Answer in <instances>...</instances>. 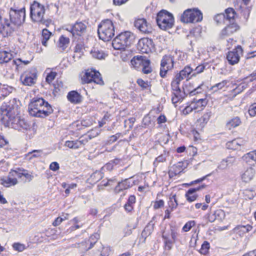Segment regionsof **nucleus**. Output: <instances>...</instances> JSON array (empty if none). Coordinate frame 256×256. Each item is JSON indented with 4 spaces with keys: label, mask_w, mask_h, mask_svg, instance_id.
<instances>
[{
    "label": "nucleus",
    "mask_w": 256,
    "mask_h": 256,
    "mask_svg": "<svg viewBox=\"0 0 256 256\" xmlns=\"http://www.w3.org/2000/svg\"><path fill=\"white\" fill-rule=\"evenodd\" d=\"M10 22L6 20L5 26H4V32L6 33L4 36H8L20 26L24 22L26 18V10L23 8L20 10L10 8L9 12Z\"/></svg>",
    "instance_id": "nucleus-1"
},
{
    "label": "nucleus",
    "mask_w": 256,
    "mask_h": 256,
    "mask_svg": "<svg viewBox=\"0 0 256 256\" xmlns=\"http://www.w3.org/2000/svg\"><path fill=\"white\" fill-rule=\"evenodd\" d=\"M28 109L31 116L38 118H45L53 112L52 106L42 98H33Z\"/></svg>",
    "instance_id": "nucleus-2"
},
{
    "label": "nucleus",
    "mask_w": 256,
    "mask_h": 256,
    "mask_svg": "<svg viewBox=\"0 0 256 256\" xmlns=\"http://www.w3.org/2000/svg\"><path fill=\"white\" fill-rule=\"evenodd\" d=\"M114 28L110 20L102 21L98 26V33L100 39L104 42L109 41L114 35Z\"/></svg>",
    "instance_id": "nucleus-3"
},
{
    "label": "nucleus",
    "mask_w": 256,
    "mask_h": 256,
    "mask_svg": "<svg viewBox=\"0 0 256 256\" xmlns=\"http://www.w3.org/2000/svg\"><path fill=\"white\" fill-rule=\"evenodd\" d=\"M134 38V36L130 32H121L112 40V46L116 50H124L126 47L130 45Z\"/></svg>",
    "instance_id": "nucleus-4"
},
{
    "label": "nucleus",
    "mask_w": 256,
    "mask_h": 256,
    "mask_svg": "<svg viewBox=\"0 0 256 256\" xmlns=\"http://www.w3.org/2000/svg\"><path fill=\"white\" fill-rule=\"evenodd\" d=\"M156 21L158 27L165 30L171 28L174 24L172 14L164 10L158 13Z\"/></svg>",
    "instance_id": "nucleus-5"
},
{
    "label": "nucleus",
    "mask_w": 256,
    "mask_h": 256,
    "mask_svg": "<svg viewBox=\"0 0 256 256\" xmlns=\"http://www.w3.org/2000/svg\"><path fill=\"white\" fill-rule=\"evenodd\" d=\"M44 6L40 3L34 1L30 6V17L33 22L41 24L44 23Z\"/></svg>",
    "instance_id": "nucleus-6"
},
{
    "label": "nucleus",
    "mask_w": 256,
    "mask_h": 256,
    "mask_svg": "<svg viewBox=\"0 0 256 256\" xmlns=\"http://www.w3.org/2000/svg\"><path fill=\"white\" fill-rule=\"evenodd\" d=\"M18 105L14 98L8 102H4L0 108V113L3 116L2 119L13 116L14 115H18Z\"/></svg>",
    "instance_id": "nucleus-7"
},
{
    "label": "nucleus",
    "mask_w": 256,
    "mask_h": 256,
    "mask_svg": "<svg viewBox=\"0 0 256 256\" xmlns=\"http://www.w3.org/2000/svg\"><path fill=\"white\" fill-rule=\"evenodd\" d=\"M202 14L198 8H188L180 16V21L184 23H194L202 21Z\"/></svg>",
    "instance_id": "nucleus-8"
},
{
    "label": "nucleus",
    "mask_w": 256,
    "mask_h": 256,
    "mask_svg": "<svg viewBox=\"0 0 256 256\" xmlns=\"http://www.w3.org/2000/svg\"><path fill=\"white\" fill-rule=\"evenodd\" d=\"M201 89L200 86H198L193 90H186L183 87V90H180L172 92V101L173 104H176L180 101H182L186 96V94L188 92L190 96H194L196 93H199L200 92L199 90Z\"/></svg>",
    "instance_id": "nucleus-9"
},
{
    "label": "nucleus",
    "mask_w": 256,
    "mask_h": 256,
    "mask_svg": "<svg viewBox=\"0 0 256 256\" xmlns=\"http://www.w3.org/2000/svg\"><path fill=\"white\" fill-rule=\"evenodd\" d=\"M131 63L134 67L142 66V71L144 74H148L152 72V68L150 66V61L145 56H136L132 60Z\"/></svg>",
    "instance_id": "nucleus-10"
},
{
    "label": "nucleus",
    "mask_w": 256,
    "mask_h": 256,
    "mask_svg": "<svg viewBox=\"0 0 256 256\" xmlns=\"http://www.w3.org/2000/svg\"><path fill=\"white\" fill-rule=\"evenodd\" d=\"M174 58L170 56H163L160 63V76L164 78L170 70L174 68Z\"/></svg>",
    "instance_id": "nucleus-11"
},
{
    "label": "nucleus",
    "mask_w": 256,
    "mask_h": 256,
    "mask_svg": "<svg viewBox=\"0 0 256 256\" xmlns=\"http://www.w3.org/2000/svg\"><path fill=\"white\" fill-rule=\"evenodd\" d=\"M65 30L70 32L73 37L80 36L84 35L86 32V26L82 22H76L72 26L66 28Z\"/></svg>",
    "instance_id": "nucleus-12"
},
{
    "label": "nucleus",
    "mask_w": 256,
    "mask_h": 256,
    "mask_svg": "<svg viewBox=\"0 0 256 256\" xmlns=\"http://www.w3.org/2000/svg\"><path fill=\"white\" fill-rule=\"evenodd\" d=\"M37 74L36 69H32L24 72L20 77V80L23 84L31 86L36 83Z\"/></svg>",
    "instance_id": "nucleus-13"
},
{
    "label": "nucleus",
    "mask_w": 256,
    "mask_h": 256,
    "mask_svg": "<svg viewBox=\"0 0 256 256\" xmlns=\"http://www.w3.org/2000/svg\"><path fill=\"white\" fill-rule=\"evenodd\" d=\"M99 234H95L92 235L89 240L82 242L80 244H75V246L80 248L81 252H83L92 248L96 244V240L99 238Z\"/></svg>",
    "instance_id": "nucleus-14"
},
{
    "label": "nucleus",
    "mask_w": 256,
    "mask_h": 256,
    "mask_svg": "<svg viewBox=\"0 0 256 256\" xmlns=\"http://www.w3.org/2000/svg\"><path fill=\"white\" fill-rule=\"evenodd\" d=\"M242 53V49L240 46L237 47L233 50L229 52L226 56V58L230 64L234 65L237 64L240 58V56Z\"/></svg>",
    "instance_id": "nucleus-15"
},
{
    "label": "nucleus",
    "mask_w": 256,
    "mask_h": 256,
    "mask_svg": "<svg viewBox=\"0 0 256 256\" xmlns=\"http://www.w3.org/2000/svg\"><path fill=\"white\" fill-rule=\"evenodd\" d=\"M152 41L148 38H142L139 40L137 48L142 52L148 54L151 51V48L153 46Z\"/></svg>",
    "instance_id": "nucleus-16"
},
{
    "label": "nucleus",
    "mask_w": 256,
    "mask_h": 256,
    "mask_svg": "<svg viewBox=\"0 0 256 256\" xmlns=\"http://www.w3.org/2000/svg\"><path fill=\"white\" fill-rule=\"evenodd\" d=\"M134 26L142 33L148 34L152 32L151 26L148 24L146 19L139 18L134 22Z\"/></svg>",
    "instance_id": "nucleus-17"
},
{
    "label": "nucleus",
    "mask_w": 256,
    "mask_h": 256,
    "mask_svg": "<svg viewBox=\"0 0 256 256\" xmlns=\"http://www.w3.org/2000/svg\"><path fill=\"white\" fill-rule=\"evenodd\" d=\"M134 184V182H131L130 179L126 178L118 183L117 186L114 189V192L116 194H119L124 190L132 187Z\"/></svg>",
    "instance_id": "nucleus-18"
},
{
    "label": "nucleus",
    "mask_w": 256,
    "mask_h": 256,
    "mask_svg": "<svg viewBox=\"0 0 256 256\" xmlns=\"http://www.w3.org/2000/svg\"><path fill=\"white\" fill-rule=\"evenodd\" d=\"M236 162V158L234 156H228L226 159L222 160L217 167L216 170H224L230 166H232Z\"/></svg>",
    "instance_id": "nucleus-19"
},
{
    "label": "nucleus",
    "mask_w": 256,
    "mask_h": 256,
    "mask_svg": "<svg viewBox=\"0 0 256 256\" xmlns=\"http://www.w3.org/2000/svg\"><path fill=\"white\" fill-rule=\"evenodd\" d=\"M170 236L171 238H168L166 236H164L165 248L168 250L172 249L176 238V232L173 228H170Z\"/></svg>",
    "instance_id": "nucleus-20"
},
{
    "label": "nucleus",
    "mask_w": 256,
    "mask_h": 256,
    "mask_svg": "<svg viewBox=\"0 0 256 256\" xmlns=\"http://www.w3.org/2000/svg\"><path fill=\"white\" fill-rule=\"evenodd\" d=\"M239 29V26L236 23H232L224 28L221 32L220 36L222 38L228 36L232 34Z\"/></svg>",
    "instance_id": "nucleus-21"
},
{
    "label": "nucleus",
    "mask_w": 256,
    "mask_h": 256,
    "mask_svg": "<svg viewBox=\"0 0 256 256\" xmlns=\"http://www.w3.org/2000/svg\"><path fill=\"white\" fill-rule=\"evenodd\" d=\"M204 187L205 186L202 185L201 186H198L196 188H190L185 194V197L186 198V200L190 202H192L196 200L198 198V195L196 194L195 192Z\"/></svg>",
    "instance_id": "nucleus-22"
},
{
    "label": "nucleus",
    "mask_w": 256,
    "mask_h": 256,
    "mask_svg": "<svg viewBox=\"0 0 256 256\" xmlns=\"http://www.w3.org/2000/svg\"><path fill=\"white\" fill-rule=\"evenodd\" d=\"M246 142L241 139H236L232 141L228 142L226 146L228 149L233 150H240L241 147L244 146Z\"/></svg>",
    "instance_id": "nucleus-23"
},
{
    "label": "nucleus",
    "mask_w": 256,
    "mask_h": 256,
    "mask_svg": "<svg viewBox=\"0 0 256 256\" xmlns=\"http://www.w3.org/2000/svg\"><path fill=\"white\" fill-rule=\"evenodd\" d=\"M191 74H192V68L190 66H186L179 72L177 73L175 76L178 78L180 80L184 78L188 80L190 78L189 76Z\"/></svg>",
    "instance_id": "nucleus-24"
},
{
    "label": "nucleus",
    "mask_w": 256,
    "mask_h": 256,
    "mask_svg": "<svg viewBox=\"0 0 256 256\" xmlns=\"http://www.w3.org/2000/svg\"><path fill=\"white\" fill-rule=\"evenodd\" d=\"M255 170L252 168H249L246 169L242 174V180L245 182H250L254 178Z\"/></svg>",
    "instance_id": "nucleus-25"
},
{
    "label": "nucleus",
    "mask_w": 256,
    "mask_h": 256,
    "mask_svg": "<svg viewBox=\"0 0 256 256\" xmlns=\"http://www.w3.org/2000/svg\"><path fill=\"white\" fill-rule=\"evenodd\" d=\"M68 99L72 103L78 104L80 102L82 96L77 92L71 91L67 96Z\"/></svg>",
    "instance_id": "nucleus-26"
},
{
    "label": "nucleus",
    "mask_w": 256,
    "mask_h": 256,
    "mask_svg": "<svg viewBox=\"0 0 256 256\" xmlns=\"http://www.w3.org/2000/svg\"><path fill=\"white\" fill-rule=\"evenodd\" d=\"M18 184L17 178L13 176H10L9 172L8 177L6 178L2 179V184L6 187H9L14 186Z\"/></svg>",
    "instance_id": "nucleus-27"
},
{
    "label": "nucleus",
    "mask_w": 256,
    "mask_h": 256,
    "mask_svg": "<svg viewBox=\"0 0 256 256\" xmlns=\"http://www.w3.org/2000/svg\"><path fill=\"white\" fill-rule=\"evenodd\" d=\"M20 117L18 115H14L13 116L8 118V119H6L10 126H11L14 129L18 130V123L20 122Z\"/></svg>",
    "instance_id": "nucleus-28"
},
{
    "label": "nucleus",
    "mask_w": 256,
    "mask_h": 256,
    "mask_svg": "<svg viewBox=\"0 0 256 256\" xmlns=\"http://www.w3.org/2000/svg\"><path fill=\"white\" fill-rule=\"evenodd\" d=\"M70 44V38L64 35L61 36L58 42V46L62 50H64Z\"/></svg>",
    "instance_id": "nucleus-29"
},
{
    "label": "nucleus",
    "mask_w": 256,
    "mask_h": 256,
    "mask_svg": "<svg viewBox=\"0 0 256 256\" xmlns=\"http://www.w3.org/2000/svg\"><path fill=\"white\" fill-rule=\"evenodd\" d=\"M242 159L247 163L256 162V150L244 154Z\"/></svg>",
    "instance_id": "nucleus-30"
},
{
    "label": "nucleus",
    "mask_w": 256,
    "mask_h": 256,
    "mask_svg": "<svg viewBox=\"0 0 256 256\" xmlns=\"http://www.w3.org/2000/svg\"><path fill=\"white\" fill-rule=\"evenodd\" d=\"M96 70H88L82 78V82L84 83H90L92 82L93 76H94Z\"/></svg>",
    "instance_id": "nucleus-31"
},
{
    "label": "nucleus",
    "mask_w": 256,
    "mask_h": 256,
    "mask_svg": "<svg viewBox=\"0 0 256 256\" xmlns=\"http://www.w3.org/2000/svg\"><path fill=\"white\" fill-rule=\"evenodd\" d=\"M12 55L6 51L0 52V64L7 63L12 60Z\"/></svg>",
    "instance_id": "nucleus-32"
},
{
    "label": "nucleus",
    "mask_w": 256,
    "mask_h": 256,
    "mask_svg": "<svg viewBox=\"0 0 256 256\" xmlns=\"http://www.w3.org/2000/svg\"><path fill=\"white\" fill-rule=\"evenodd\" d=\"M92 138L90 135H84L79 138L78 140H76L78 148L84 146Z\"/></svg>",
    "instance_id": "nucleus-33"
},
{
    "label": "nucleus",
    "mask_w": 256,
    "mask_h": 256,
    "mask_svg": "<svg viewBox=\"0 0 256 256\" xmlns=\"http://www.w3.org/2000/svg\"><path fill=\"white\" fill-rule=\"evenodd\" d=\"M241 124V120L238 116H235L226 122V126L229 129L236 128Z\"/></svg>",
    "instance_id": "nucleus-34"
},
{
    "label": "nucleus",
    "mask_w": 256,
    "mask_h": 256,
    "mask_svg": "<svg viewBox=\"0 0 256 256\" xmlns=\"http://www.w3.org/2000/svg\"><path fill=\"white\" fill-rule=\"evenodd\" d=\"M52 33L47 29L44 28L42 31V43L43 46H47V42L50 39Z\"/></svg>",
    "instance_id": "nucleus-35"
},
{
    "label": "nucleus",
    "mask_w": 256,
    "mask_h": 256,
    "mask_svg": "<svg viewBox=\"0 0 256 256\" xmlns=\"http://www.w3.org/2000/svg\"><path fill=\"white\" fill-rule=\"evenodd\" d=\"M91 54L93 58L98 60L104 59L106 56V54L102 51L96 49L91 51Z\"/></svg>",
    "instance_id": "nucleus-36"
},
{
    "label": "nucleus",
    "mask_w": 256,
    "mask_h": 256,
    "mask_svg": "<svg viewBox=\"0 0 256 256\" xmlns=\"http://www.w3.org/2000/svg\"><path fill=\"white\" fill-rule=\"evenodd\" d=\"M0 90L2 92V95L6 96V95L12 92L13 88L8 85H2L1 84V86H0Z\"/></svg>",
    "instance_id": "nucleus-37"
},
{
    "label": "nucleus",
    "mask_w": 256,
    "mask_h": 256,
    "mask_svg": "<svg viewBox=\"0 0 256 256\" xmlns=\"http://www.w3.org/2000/svg\"><path fill=\"white\" fill-rule=\"evenodd\" d=\"M168 204L171 210H174L177 208L178 204L176 194L170 198V200L168 202Z\"/></svg>",
    "instance_id": "nucleus-38"
},
{
    "label": "nucleus",
    "mask_w": 256,
    "mask_h": 256,
    "mask_svg": "<svg viewBox=\"0 0 256 256\" xmlns=\"http://www.w3.org/2000/svg\"><path fill=\"white\" fill-rule=\"evenodd\" d=\"M228 83V81L226 80H224L222 82L218 83L211 88V90H213L214 92H216L218 90L222 89Z\"/></svg>",
    "instance_id": "nucleus-39"
},
{
    "label": "nucleus",
    "mask_w": 256,
    "mask_h": 256,
    "mask_svg": "<svg viewBox=\"0 0 256 256\" xmlns=\"http://www.w3.org/2000/svg\"><path fill=\"white\" fill-rule=\"evenodd\" d=\"M226 20H233L236 14V12L232 8H228L225 10Z\"/></svg>",
    "instance_id": "nucleus-40"
},
{
    "label": "nucleus",
    "mask_w": 256,
    "mask_h": 256,
    "mask_svg": "<svg viewBox=\"0 0 256 256\" xmlns=\"http://www.w3.org/2000/svg\"><path fill=\"white\" fill-rule=\"evenodd\" d=\"M180 80L178 78H176L174 76V79L172 80L171 82V87L172 90V92L180 90L179 84H180Z\"/></svg>",
    "instance_id": "nucleus-41"
},
{
    "label": "nucleus",
    "mask_w": 256,
    "mask_h": 256,
    "mask_svg": "<svg viewBox=\"0 0 256 256\" xmlns=\"http://www.w3.org/2000/svg\"><path fill=\"white\" fill-rule=\"evenodd\" d=\"M26 170H24L18 169V170H11L10 176H13L14 178H21L22 176V172H25Z\"/></svg>",
    "instance_id": "nucleus-42"
},
{
    "label": "nucleus",
    "mask_w": 256,
    "mask_h": 256,
    "mask_svg": "<svg viewBox=\"0 0 256 256\" xmlns=\"http://www.w3.org/2000/svg\"><path fill=\"white\" fill-rule=\"evenodd\" d=\"M92 82L100 85L104 84V82L99 72L96 71L94 76H93Z\"/></svg>",
    "instance_id": "nucleus-43"
},
{
    "label": "nucleus",
    "mask_w": 256,
    "mask_h": 256,
    "mask_svg": "<svg viewBox=\"0 0 256 256\" xmlns=\"http://www.w3.org/2000/svg\"><path fill=\"white\" fill-rule=\"evenodd\" d=\"M236 230H238L240 232H242L243 233L248 232L252 229V226L249 224L246 226H240L236 228Z\"/></svg>",
    "instance_id": "nucleus-44"
},
{
    "label": "nucleus",
    "mask_w": 256,
    "mask_h": 256,
    "mask_svg": "<svg viewBox=\"0 0 256 256\" xmlns=\"http://www.w3.org/2000/svg\"><path fill=\"white\" fill-rule=\"evenodd\" d=\"M102 173L100 171H96L91 175L90 178L94 182H96L102 179Z\"/></svg>",
    "instance_id": "nucleus-45"
},
{
    "label": "nucleus",
    "mask_w": 256,
    "mask_h": 256,
    "mask_svg": "<svg viewBox=\"0 0 256 256\" xmlns=\"http://www.w3.org/2000/svg\"><path fill=\"white\" fill-rule=\"evenodd\" d=\"M42 154V150H34L28 154V156H30L29 160H31L32 158H39Z\"/></svg>",
    "instance_id": "nucleus-46"
},
{
    "label": "nucleus",
    "mask_w": 256,
    "mask_h": 256,
    "mask_svg": "<svg viewBox=\"0 0 256 256\" xmlns=\"http://www.w3.org/2000/svg\"><path fill=\"white\" fill-rule=\"evenodd\" d=\"M195 224L196 222L194 220L188 221L184 225L182 230L184 232H188L195 225Z\"/></svg>",
    "instance_id": "nucleus-47"
},
{
    "label": "nucleus",
    "mask_w": 256,
    "mask_h": 256,
    "mask_svg": "<svg viewBox=\"0 0 256 256\" xmlns=\"http://www.w3.org/2000/svg\"><path fill=\"white\" fill-rule=\"evenodd\" d=\"M195 103V106L196 105V108L198 107H204L206 105L207 102L205 98H200L198 100H194L193 102Z\"/></svg>",
    "instance_id": "nucleus-48"
},
{
    "label": "nucleus",
    "mask_w": 256,
    "mask_h": 256,
    "mask_svg": "<svg viewBox=\"0 0 256 256\" xmlns=\"http://www.w3.org/2000/svg\"><path fill=\"white\" fill-rule=\"evenodd\" d=\"M64 146H67V147L69 148H72V149H74V150L78 149L76 140H72V141H70V140L66 141L64 144Z\"/></svg>",
    "instance_id": "nucleus-49"
},
{
    "label": "nucleus",
    "mask_w": 256,
    "mask_h": 256,
    "mask_svg": "<svg viewBox=\"0 0 256 256\" xmlns=\"http://www.w3.org/2000/svg\"><path fill=\"white\" fill-rule=\"evenodd\" d=\"M110 114L108 112L105 114L102 120L99 122V126L102 127L104 124H106V122L110 120Z\"/></svg>",
    "instance_id": "nucleus-50"
},
{
    "label": "nucleus",
    "mask_w": 256,
    "mask_h": 256,
    "mask_svg": "<svg viewBox=\"0 0 256 256\" xmlns=\"http://www.w3.org/2000/svg\"><path fill=\"white\" fill-rule=\"evenodd\" d=\"M213 215L215 216L216 219L218 218L220 220L224 219L225 216L224 212L222 210H216Z\"/></svg>",
    "instance_id": "nucleus-51"
},
{
    "label": "nucleus",
    "mask_w": 256,
    "mask_h": 256,
    "mask_svg": "<svg viewBox=\"0 0 256 256\" xmlns=\"http://www.w3.org/2000/svg\"><path fill=\"white\" fill-rule=\"evenodd\" d=\"M225 20L226 16L224 14H218L214 18V20L218 24L224 22Z\"/></svg>",
    "instance_id": "nucleus-52"
},
{
    "label": "nucleus",
    "mask_w": 256,
    "mask_h": 256,
    "mask_svg": "<svg viewBox=\"0 0 256 256\" xmlns=\"http://www.w3.org/2000/svg\"><path fill=\"white\" fill-rule=\"evenodd\" d=\"M209 248V243L206 241H204L203 244L202 245V247L200 250V253L202 254H206L208 252Z\"/></svg>",
    "instance_id": "nucleus-53"
},
{
    "label": "nucleus",
    "mask_w": 256,
    "mask_h": 256,
    "mask_svg": "<svg viewBox=\"0 0 256 256\" xmlns=\"http://www.w3.org/2000/svg\"><path fill=\"white\" fill-rule=\"evenodd\" d=\"M204 68L205 66L203 64L198 66L194 70H192V76H196L197 74L201 73L204 71Z\"/></svg>",
    "instance_id": "nucleus-54"
},
{
    "label": "nucleus",
    "mask_w": 256,
    "mask_h": 256,
    "mask_svg": "<svg viewBox=\"0 0 256 256\" xmlns=\"http://www.w3.org/2000/svg\"><path fill=\"white\" fill-rule=\"evenodd\" d=\"M196 108V107L195 106V103L192 102L190 106L185 108L183 110V112L184 114H187L192 112L193 109Z\"/></svg>",
    "instance_id": "nucleus-55"
},
{
    "label": "nucleus",
    "mask_w": 256,
    "mask_h": 256,
    "mask_svg": "<svg viewBox=\"0 0 256 256\" xmlns=\"http://www.w3.org/2000/svg\"><path fill=\"white\" fill-rule=\"evenodd\" d=\"M56 76V72H51L47 74L46 78V82L50 84L55 78Z\"/></svg>",
    "instance_id": "nucleus-56"
},
{
    "label": "nucleus",
    "mask_w": 256,
    "mask_h": 256,
    "mask_svg": "<svg viewBox=\"0 0 256 256\" xmlns=\"http://www.w3.org/2000/svg\"><path fill=\"white\" fill-rule=\"evenodd\" d=\"M211 116L210 112L204 114L200 119L199 121L204 124H206Z\"/></svg>",
    "instance_id": "nucleus-57"
},
{
    "label": "nucleus",
    "mask_w": 256,
    "mask_h": 256,
    "mask_svg": "<svg viewBox=\"0 0 256 256\" xmlns=\"http://www.w3.org/2000/svg\"><path fill=\"white\" fill-rule=\"evenodd\" d=\"M180 173V170H178L176 168H174L173 166L168 171V174L170 178H172L178 174Z\"/></svg>",
    "instance_id": "nucleus-58"
},
{
    "label": "nucleus",
    "mask_w": 256,
    "mask_h": 256,
    "mask_svg": "<svg viewBox=\"0 0 256 256\" xmlns=\"http://www.w3.org/2000/svg\"><path fill=\"white\" fill-rule=\"evenodd\" d=\"M12 246L15 250L18 252H22L25 249L24 245L19 243H14Z\"/></svg>",
    "instance_id": "nucleus-59"
},
{
    "label": "nucleus",
    "mask_w": 256,
    "mask_h": 256,
    "mask_svg": "<svg viewBox=\"0 0 256 256\" xmlns=\"http://www.w3.org/2000/svg\"><path fill=\"white\" fill-rule=\"evenodd\" d=\"M30 62L29 60H22L21 58H17L16 60H13L12 62V64L16 65V66H19L22 62L24 63V64H28Z\"/></svg>",
    "instance_id": "nucleus-60"
},
{
    "label": "nucleus",
    "mask_w": 256,
    "mask_h": 256,
    "mask_svg": "<svg viewBox=\"0 0 256 256\" xmlns=\"http://www.w3.org/2000/svg\"><path fill=\"white\" fill-rule=\"evenodd\" d=\"M110 252V248L108 247H102L101 250V256H108Z\"/></svg>",
    "instance_id": "nucleus-61"
},
{
    "label": "nucleus",
    "mask_w": 256,
    "mask_h": 256,
    "mask_svg": "<svg viewBox=\"0 0 256 256\" xmlns=\"http://www.w3.org/2000/svg\"><path fill=\"white\" fill-rule=\"evenodd\" d=\"M18 124V129L22 128L23 129L26 130L28 128V124L23 119L20 118V122Z\"/></svg>",
    "instance_id": "nucleus-62"
},
{
    "label": "nucleus",
    "mask_w": 256,
    "mask_h": 256,
    "mask_svg": "<svg viewBox=\"0 0 256 256\" xmlns=\"http://www.w3.org/2000/svg\"><path fill=\"white\" fill-rule=\"evenodd\" d=\"M8 144V141L4 136L0 135V148Z\"/></svg>",
    "instance_id": "nucleus-63"
},
{
    "label": "nucleus",
    "mask_w": 256,
    "mask_h": 256,
    "mask_svg": "<svg viewBox=\"0 0 256 256\" xmlns=\"http://www.w3.org/2000/svg\"><path fill=\"white\" fill-rule=\"evenodd\" d=\"M137 83L140 86L144 88H146L148 86V82H145L142 79H138L137 80Z\"/></svg>",
    "instance_id": "nucleus-64"
}]
</instances>
